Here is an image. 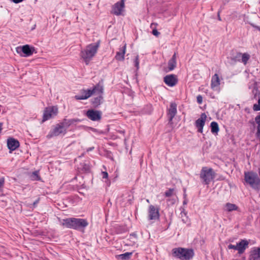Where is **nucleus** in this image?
Segmentation results:
<instances>
[{
	"mask_svg": "<svg viewBox=\"0 0 260 260\" xmlns=\"http://www.w3.org/2000/svg\"><path fill=\"white\" fill-rule=\"evenodd\" d=\"M179 210L181 211L179 217L182 219V222L184 223H188L189 222V219L184 208L181 207Z\"/></svg>",
	"mask_w": 260,
	"mask_h": 260,
	"instance_id": "obj_24",
	"label": "nucleus"
},
{
	"mask_svg": "<svg viewBox=\"0 0 260 260\" xmlns=\"http://www.w3.org/2000/svg\"><path fill=\"white\" fill-rule=\"evenodd\" d=\"M215 175L212 168L203 167L200 173V178L203 180L204 184L208 185L214 179Z\"/></svg>",
	"mask_w": 260,
	"mask_h": 260,
	"instance_id": "obj_5",
	"label": "nucleus"
},
{
	"mask_svg": "<svg viewBox=\"0 0 260 260\" xmlns=\"http://www.w3.org/2000/svg\"><path fill=\"white\" fill-rule=\"evenodd\" d=\"M177 113V104L175 103H171L170 108L168 110L167 114L170 122L172 121Z\"/></svg>",
	"mask_w": 260,
	"mask_h": 260,
	"instance_id": "obj_16",
	"label": "nucleus"
},
{
	"mask_svg": "<svg viewBox=\"0 0 260 260\" xmlns=\"http://www.w3.org/2000/svg\"><path fill=\"white\" fill-rule=\"evenodd\" d=\"M102 177L103 178H107L108 177V174L107 172H102Z\"/></svg>",
	"mask_w": 260,
	"mask_h": 260,
	"instance_id": "obj_39",
	"label": "nucleus"
},
{
	"mask_svg": "<svg viewBox=\"0 0 260 260\" xmlns=\"http://www.w3.org/2000/svg\"><path fill=\"white\" fill-rule=\"evenodd\" d=\"M174 190H175L174 188H170L168 190H167L165 192L164 195H165V197L169 198V197H172L174 193Z\"/></svg>",
	"mask_w": 260,
	"mask_h": 260,
	"instance_id": "obj_29",
	"label": "nucleus"
},
{
	"mask_svg": "<svg viewBox=\"0 0 260 260\" xmlns=\"http://www.w3.org/2000/svg\"><path fill=\"white\" fill-rule=\"evenodd\" d=\"M175 199H168L167 200V202H170L172 204H174L175 203Z\"/></svg>",
	"mask_w": 260,
	"mask_h": 260,
	"instance_id": "obj_41",
	"label": "nucleus"
},
{
	"mask_svg": "<svg viewBox=\"0 0 260 260\" xmlns=\"http://www.w3.org/2000/svg\"><path fill=\"white\" fill-rule=\"evenodd\" d=\"M168 71H172L176 67V54L175 53L168 61Z\"/></svg>",
	"mask_w": 260,
	"mask_h": 260,
	"instance_id": "obj_22",
	"label": "nucleus"
},
{
	"mask_svg": "<svg viewBox=\"0 0 260 260\" xmlns=\"http://www.w3.org/2000/svg\"><path fill=\"white\" fill-rule=\"evenodd\" d=\"M125 0H120L116 3L112 8V13L116 15L119 16L122 14V12L124 11L125 7L124 4Z\"/></svg>",
	"mask_w": 260,
	"mask_h": 260,
	"instance_id": "obj_10",
	"label": "nucleus"
},
{
	"mask_svg": "<svg viewBox=\"0 0 260 260\" xmlns=\"http://www.w3.org/2000/svg\"><path fill=\"white\" fill-rule=\"evenodd\" d=\"M126 51V44L119 49L116 52L115 58L118 61H123L124 59V55Z\"/></svg>",
	"mask_w": 260,
	"mask_h": 260,
	"instance_id": "obj_19",
	"label": "nucleus"
},
{
	"mask_svg": "<svg viewBox=\"0 0 260 260\" xmlns=\"http://www.w3.org/2000/svg\"><path fill=\"white\" fill-rule=\"evenodd\" d=\"M81 120L78 118H73V119H66L64 118L63 120L60 122L63 127L65 128L66 131L67 129L71 125L75 123H78L81 122Z\"/></svg>",
	"mask_w": 260,
	"mask_h": 260,
	"instance_id": "obj_18",
	"label": "nucleus"
},
{
	"mask_svg": "<svg viewBox=\"0 0 260 260\" xmlns=\"http://www.w3.org/2000/svg\"><path fill=\"white\" fill-rule=\"evenodd\" d=\"M256 136L260 141V125H257Z\"/></svg>",
	"mask_w": 260,
	"mask_h": 260,
	"instance_id": "obj_34",
	"label": "nucleus"
},
{
	"mask_svg": "<svg viewBox=\"0 0 260 260\" xmlns=\"http://www.w3.org/2000/svg\"><path fill=\"white\" fill-rule=\"evenodd\" d=\"M92 91L93 90H91V89H82L81 90L80 94L76 95L75 98L78 100L87 99L92 95Z\"/></svg>",
	"mask_w": 260,
	"mask_h": 260,
	"instance_id": "obj_15",
	"label": "nucleus"
},
{
	"mask_svg": "<svg viewBox=\"0 0 260 260\" xmlns=\"http://www.w3.org/2000/svg\"><path fill=\"white\" fill-rule=\"evenodd\" d=\"M220 84V79L217 74H214L211 79V87L213 90H217Z\"/></svg>",
	"mask_w": 260,
	"mask_h": 260,
	"instance_id": "obj_20",
	"label": "nucleus"
},
{
	"mask_svg": "<svg viewBox=\"0 0 260 260\" xmlns=\"http://www.w3.org/2000/svg\"><path fill=\"white\" fill-rule=\"evenodd\" d=\"M100 46V42H97L87 45L86 48L80 52V56L84 60L86 64H88L92 57L95 55Z\"/></svg>",
	"mask_w": 260,
	"mask_h": 260,
	"instance_id": "obj_2",
	"label": "nucleus"
},
{
	"mask_svg": "<svg viewBox=\"0 0 260 260\" xmlns=\"http://www.w3.org/2000/svg\"><path fill=\"white\" fill-rule=\"evenodd\" d=\"M146 202H147V203H149V200H148V199L146 200Z\"/></svg>",
	"mask_w": 260,
	"mask_h": 260,
	"instance_id": "obj_46",
	"label": "nucleus"
},
{
	"mask_svg": "<svg viewBox=\"0 0 260 260\" xmlns=\"http://www.w3.org/2000/svg\"><path fill=\"white\" fill-rule=\"evenodd\" d=\"M249 242L247 240H241L236 245H229V249H233L238 251V253L240 254L244 252L245 249L248 248Z\"/></svg>",
	"mask_w": 260,
	"mask_h": 260,
	"instance_id": "obj_7",
	"label": "nucleus"
},
{
	"mask_svg": "<svg viewBox=\"0 0 260 260\" xmlns=\"http://www.w3.org/2000/svg\"><path fill=\"white\" fill-rule=\"evenodd\" d=\"M17 53L21 54V53H24L23 56L28 57L33 54L35 51V47H30L29 45H25L22 46L17 47L16 48ZM22 56V55H21Z\"/></svg>",
	"mask_w": 260,
	"mask_h": 260,
	"instance_id": "obj_9",
	"label": "nucleus"
},
{
	"mask_svg": "<svg viewBox=\"0 0 260 260\" xmlns=\"http://www.w3.org/2000/svg\"><path fill=\"white\" fill-rule=\"evenodd\" d=\"M152 34L156 37H158L160 34V32L157 31L156 29H153L152 31Z\"/></svg>",
	"mask_w": 260,
	"mask_h": 260,
	"instance_id": "obj_37",
	"label": "nucleus"
},
{
	"mask_svg": "<svg viewBox=\"0 0 260 260\" xmlns=\"http://www.w3.org/2000/svg\"><path fill=\"white\" fill-rule=\"evenodd\" d=\"M253 27L256 28L257 29L260 31V27L258 26H255L254 25H252Z\"/></svg>",
	"mask_w": 260,
	"mask_h": 260,
	"instance_id": "obj_43",
	"label": "nucleus"
},
{
	"mask_svg": "<svg viewBox=\"0 0 260 260\" xmlns=\"http://www.w3.org/2000/svg\"><path fill=\"white\" fill-rule=\"evenodd\" d=\"M134 65L135 66V67L137 68V70H138L139 69V56L137 55L134 61Z\"/></svg>",
	"mask_w": 260,
	"mask_h": 260,
	"instance_id": "obj_33",
	"label": "nucleus"
},
{
	"mask_svg": "<svg viewBox=\"0 0 260 260\" xmlns=\"http://www.w3.org/2000/svg\"><path fill=\"white\" fill-rule=\"evenodd\" d=\"M94 149V147H89L87 149L86 151H87V152H89V151H92Z\"/></svg>",
	"mask_w": 260,
	"mask_h": 260,
	"instance_id": "obj_42",
	"label": "nucleus"
},
{
	"mask_svg": "<svg viewBox=\"0 0 260 260\" xmlns=\"http://www.w3.org/2000/svg\"><path fill=\"white\" fill-rule=\"evenodd\" d=\"M253 110L254 111H260V98L258 99L257 103L253 105Z\"/></svg>",
	"mask_w": 260,
	"mask_h": 260,
	"instance_id": "obj_31",
	"label": "nucleus"
},
{
	"mask_svg": "<svg viewBox=\"0 0 260 260\" xmlns=\"http://www.w3.org/2000/svg\"><path fill=\"white\" fill-rule=\"evenodd\" d=\"M102 115L101 111L93 109L88 110L86 113V116L89 119L94 121L100 120L102 118Z\"/></svg>",
	"mask_w": 260,
	"mask_h": 260,
	"instance_id": "obj_12",
	"label": "nucleus"
},
{
	"mask_svg": "<svg viewBox=\"0 0 260 260\" xmlns=\"http://www.w3.org/2000/svg\"><path fill=\"white\" fill-rule=\"evenodd\" d=\"M197 102L199 103V104H201L203 102V98L202 96L201 95H199L197 96Z\"/></svg>",
	"mask_w": 260,
	"mask_h": 260,
	"instance_id": "obj_36",
	"label": "nucleus"
},
{
	"mask_svg": "<svg viewBox=\"0 0 260 260\" xmlns=\"http://www.w3.org/2000/svg\"><path fill=\"white\" fill-rule=\"evenodd\" d=\"M7 146L10 152H12L19 147V142L13 138H10L7 140Z\"/></svg>",
	"mask_w": 260,
	"mask_h": 260,
	"instance_id": "obj_17",
	"label": "nucleus"
},
{
	"mask_svg": "<svg viewBox=\"0 0 260 260\" xmlns=\"http://www.w3.org/2000/svg\"><path fill=\"white\" fill-rule=\"evenodd\" d=\"M5 183V179L4 177L0 178V189L3 187Z\"/></svg>",
	"mask_w": 260,
	"mask_h": 260,
	"instance_id": "obj_35",
	"label": "nucleus"
},
{
	"mask_svg": "<svg viewBox=\"0 0 260 260\" xmlns=\"http://www.w3.org/2000/svg\"><path fill=\"white\" fill-rule=\"evenodd\" d=\"M65 128L61 125L60 123L56 124L53 126L47 136V138H51L53 137L58 136L61 134L63 135L66 134Z\"/></svg>",
	"mask_w": 260,
	"mask_h": 260,
	"instance_id": "obj_8",
	"label": "nucleus"
},
{
	"mask_svg": "<svg viewBox=\"0 0 260 260\" xmlns=\"http://www.w3.org/2000/svg\"><path fill=\"white\" fill-rule=\"evenodd\" d=\"M207 115L205 113L201 114V116L195 122V126L198 128V132L202 133L203 131V127L205 125Z\"/></svg>",
	"mask_w": 260,
	"mask_h": 260,
	"instance_id": "obj_13",
	"label": "nucleus"
},
{
	"mask_svg": "<svg viewBox=\"0 0 260 260\" xmlns=\"http://www.w3.org/2000/svg\"><path fill=\"white\" fill-rule=\"evenodd\" d=\"M91 90H93L92 95L94 94H98L99 95H102L103 93L104 87L100 83H98L96 84L92 89H91Z\"/></svg>",
	"mask_w": 260,
	"mask_h": 260,
	"instance_id": "obj_23",
	"label": "nucleus"
},
{
	"mask_svg": "<svg viewBox=\"0 0 260 260\" xmlns=\"http://www.w3.org/2000/svg\"><path fill=\"white\" fill-rule=\"evenodd\" d=\"M103 99L102 95H99L98 96L92 99L91 102L93 106L95 108L98 107L102 103Z\"/></svg>",
	"mask_w": 260,
	"mask_h": 260,
	"instance_id": "obj_25",
	"label": "nucleus"
},
{
	"mask_svg": "<svg viewBox=\"0 0 260 260\" xmlns=\"http://www.w3.org/2000/svg\"><path fill=\"white\" fill-rule=\"evenodd\" d=\"M164 81L168 86L173 87L177 83L178 79L176 75L174 74H170L164 77Z\"/></svg>",
	"mask_w": 260,
	"mask_h": 260,
	"instance_id": "obj_14",
	"label": "nucleus"
},
{
	"mask_svg": "<svg viewBox=\"0 0 260 260\" xmlns=\"http://www.w3.org/2000/svg\"><path fill=\"white\" fill-rule=\"evenodd\" d=\"M238 57H242V62L246 64L247 63V61L250 58V55L247 53H239L237 54Z\"/></svg>",
	"mask_w": 260,
	"mask_h": 260,
	"instance_id": "obj_26",
	"label": "nucleus"
},
{
	"mask_svg": "<svg viewBox=\"0 0 260 260\" xmlns=\"http://www.w3.org/2000/svg\"><path fill=\"white\" fill-rule=\"evenodd\" d=\"M255 122L257 124V125H260V115H257L255 118Z\"/></svg>",
	"mask_w": 260,
	"mask_h": 260,
	"instance_id": "obj_38",
	"label": "nucleus"
},
{
	"mask_svg": "<svg viewBox=\"0 0 260 260\" xmlns=\"http://www.w3.org/2000/svg\"><path fill=\"white\" fill-rule=\"evenodd\" d=\"M258 173H259V174H260V168L258 169Z\"/></svg>",
	"mask_w": 260,
	"mask_h": 260,
	"instance_id": "obj_47",
	"label": "nucleus"
},
{
	"mask_svg": "<svg viewBox=\"0 0 260 260\" xmlns=\"http://www.w3.org/2000/svg\"><path fill=\"white\" fill-rule=\"evenodd\" d=\"M148 218L150 220H156L159 218V209L153 205H150L148 210Z\"/></svg>",
	"mask_w": 260,
	"mask_h": 260,
	"instance_id": "obj_11",
	"label": "nucleus"
},
{
	"mask_svg": "<svg viewBox=\"0 0 260 260\" xmlns=\"http://www.w3.org/2000/svg\"><path fill=\"white\" fill-rule=\"evenodd\" d=\"M249 260H260V248H254L251 250Z\"/></svg>",
	"mask_w": 260,
	"mask_h": 260,
	"instance_id": "obj_21",
	"label": "nucleus"
},
{
	"mask_svg": "<svg viewBox=\"0 0 260 260\" xmlns=\"http://www.w3.org/2000/svg\"><path fill=\"white\" fill-rule=\"evenodd\" d=\"M39 202V199L36 200L33 203V207H36Z\"/></svg>",
	"mask_w": 260,
	"mask_h": 260,
	"instance_id": "obj_40",
	"label": "nucleus"
},
{
	"mask_svg": "<svg viewBox=\"0 0 260 260\" xmlns=\"http://www.w3.org/2000/svg\"><path fill=\"white\" fill-rule=\"evenodd\" d=\"M244 184L255 190L258 191L260 189V179L257 174L252 171L244 172Z\"/></svg>",
	"mask_w": 260,
	"mask_h": 260,
	"instance_id": "obj_3",
	"label": "nucleus"
},
{
	"mask_svg": "<svg viewBox=\"0 0 260 260\" xmlns=\"http://www.w3.org/2000/svg\"><path fill=\"white\" fill-rule=\"evenodd\" d=\"M153 25V23H152V24H151V27H152V25Z\"/></svg>",
	"mask_w": 260,
	"mask_h": 260,
	"instance_id": "obj_48",
	"label": "nucleus"
},
{
	"mask_svg": "<svg viewBox=\"0 0 260 260\" xmlns=\"http://www.w3.org/2000/svg\"><path fill=\"white\" fill-rule=\"evenodd\" d=\"M173 257L180 260H190L194 256V251L192 249L182 247L174 248L172 250Z\"/></svg>",
	"mask_w": 260,
	"mask_h": 260,
	"instance_id": "obj_4",
	"label": "nucleus"
},
{
	"mask_svg": "<svg viewBox=\"0 0 260 260\" xmlns=\"http://www.w3.org/2000/svg\"><path fill=\"white\" fill-rule=\"evenodd\" d=\"M238 208L236 205L229 203V211L237 210Z\"/></svg>",
	"mask_w": 260,
	"mask_h": 260,
	"instance_id": "obj_32",
	"label": "nucleus"
},
{
	"mask_svg": "<svg viewBox=\"0 0 260 260\" xmlns=\"http://www.w3.org/2000/svg\"><path fill=\"white\" fill-rule=\"evenodd\" d=\"M187 201L186 200H184L183 204V205H186V204H187Z\"/></svg>",
	"mask_w": 260,
	"mask_h": 260,
	"instance_id": "obj_44",
	"label": "nucleus"
},
{
	"mask_svg": "<svg viewBox=\"0 0 260 260\" xmlns=\"http://www.w3.org/2000/svg\"><path fill=\"white\" fill-rule=\"evenodd\" d=\"M58 112V108L56 106H50L46 108L43 113V122L54 118L57 115Z\"/></svg>",
	"mask_w": 260,
	"mask_h": 260,
	"instance_id": "obj_6",
	"label": "nucleus"
},
{
	"mask_svg": "<svg viewBox=\"0 0 260 260\" xmlns=\"http://www.w3.org/2000/svg\"><path fill=\"white\" fill-rule=\"evenodd\" d=\"M211 131L212 134H216L219 131L218 125L216 122L213 121L211 123Z\"/></svg>",
	"mask_w": 260,
	"mask_h": 260,
	"instance_id": "obj_27",
	"label": "nucleus"
},
{
	"mask_svg": "<svg viewBox=\"0 0 260 260\" xmlns=\"http://www.w3.org/2000/svg\"><path fill=\"white\" fill-rule=\"evenodd\" d=\"M132 254V252H127L118 255L117 257L121 260H128L131 258Z\"/></svg>",
	"mask_w": 260,
	"mask_h": 260,
	"instance_id": "obj_28",
	"label": "nucleus"
},
{
	"mask_svg": "<svg viewBox=\"0 0 260 260\" xmlns=\"http://www.w3.org/2000/svg\"><path fill=\"white\" fill-rule=\"evenodd\" d=\"M31 178L34 180H40V177L39 176L38 172L37 171L34 172L31 175Z\"/></svg>",
	"mask_w": 260,
	"mask_h": 260,
	"instance_id": "obj_30",
	"label": "nucleus"
},
{
	"mask_svg": "<svg viewBox=\"0 0 260 260\" xmlns=\"http://www.w3.org/2000/svg\"><path fill=\"white\" fill-rule=\"evenodd\" d=\"M60 224L66 228L82 231L87 226L88 222L86 219L70 217L62 219Z\"/></svg>",
	"mask_w": 260,
	"mask_h": 260,
	"instance_id": "obj_1",
	"label": "nucleus"
},
{
	"mask_svg": "<svg viewBox=\"0 0 260 260\" xmlns=\"http://www.w3.org/2000/svg\"><path fill=\"white\" fill-rule=\"evenodd\" d=\"M219 13H220V12L219 11V12H218V14H219ZM218 19H219V20H220V17H219V15H218Z\"/></svg>",
	"mask_w": 260,
	"mask_h": 260,
	"instance_id": "obj_45",
	"label": "nucleus"
}]
</instances>
